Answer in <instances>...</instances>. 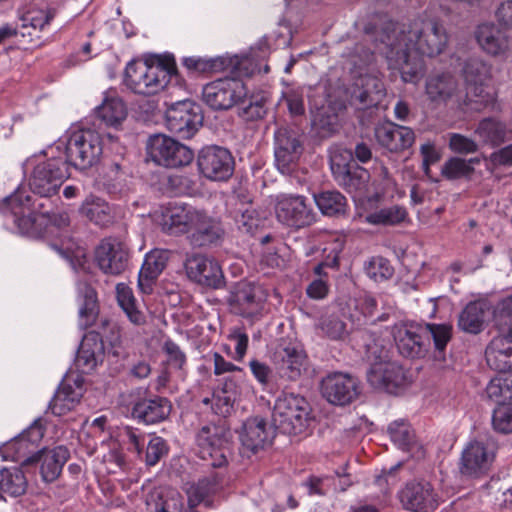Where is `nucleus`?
I'll return each instance as SVG.
<instances>
[{"mask_svg":"<svg viewBox=\"0 0 512 512\" xmlns=\"http://www.w3.org/2000/svg\"><path fill=\"white\" fill-rule=\"evenodd\" d=\"M447 43V32L438 21L418 17L407 28L383 33L375 49L385 55L390 68L400 71L405 82H415L422 70L419 56H438Z\"/></svg>","mask_w":512,"mask_h":512,"instance_id":"1","label":"nucleus"},{"mask_svg":"<svg viewBox=\"0 0 512 512\" xmlns=\"http://www.w3.org/2000/svg\"><path fill=\"white\" fill-rule=\"evenodd\" d=\"M29 194L18 188L0 202V213L11 218L17 232L34 237L37 235L36 215L46 218L53 210H57L60 197Z\"/></svg>","mask_w":512,"mask_h":512,"instance_id":"2","label":"nucleus"},{"mask_svg":"<svg viewBox=\"0 0 512 512\" xmlns=\"http://www.w3.org/2000/svg\"><path fill=\"white\" fill-rule=\"evenodd\" d=\"M177 77L173 56L160 58L156 64L131 60L127 63L123 83L133 93L151 96L165 89Z\"/></svg>","mask_w":512,"mask_h":512,"instance_id":"3","label":"nucleus"},{"mask_svg":"<svg viewBox=\"0 0 512 512\" xmlns=\"http://www.w3.org/2000/svg\"><path fill=\"white\" fill-rule=\"evenodd\" d=\"M199 457L213 468L227 466L232 455V434L224 423H207L195 435Z\"/></svg>","mask_w":512,"mask_h":512,"instance_id":"4","label":"nucleus"},{"mask_svg":"<svg viewBox=\"0 0 512 512\" xmlns=\"http://www.w3.org/2000/svg\"><path fill=\"white\" fill-rule=\"evenodd\" d=\"M310 405L307 400L293 393L277 398L272 412L275 429L284 434H301L308 426Z\"/></svg>","mask_w":512,"mask_h":512,"instance_id":"5","label":"nucleus"},{"mask_svg":"<svg viewBox=\"0 0 512 512\" xmlns=\"http://www.w3.org/2000/svg\"><path fill=\"white\" fill-rule=\"evenodd\" d=\"M102 141L100 135L90 129L71 131L65 141L67 166L79 170H86L98 163L102 155Z\"/></svg>","mask_w":512,"mask_h":512,"instance_id":"6","label":"nucleus"},{"mask_svg":"<svg viewBox=\"0 0 512 512\" xmlns=\"http://www.w3.org/2000/svg\"><path fill=\"white\" fill-rule=\"evenodd\" d=\"M273 364L278 375L288 381H297L309 366L307 353L296 338H281L273 352Z\"/></svg>","mask_w":512,"mask_h":512,"instance_id":"7","label":"nucleus"},{"mask_svg":"<svg viewBox=\"0 0 512 512\" xmlns=\"http://www.w3.org/2000/svg\"><path fill=\"white\" fill-rule=\"evenodd\" d=\"M68 177L67 162L61 157H50L34 166L29 178V187L33 194L55 196Z\"/></svg>","mask_w":512,"mask_h":512,"instance_id":"8","label":"nucleus"},{"mask_svg":"<svg viewBox=\"0 0 512 512\" xmlns=\"http://www.w3.org/2000/svg\"><path fill=\"white\" fill-rule=\"evenodd\" d=\"M303 151V134L297 129L281 126L275 130V165L282 174L289 175L296 169Z\"/></svg>","mask_w":512,"mask_h":512,"instance_id":"9","label":"nucleus"},{"mask_svg":"<svg viewBox=\"0 0 512 512\" xmlns=\"http://www.w3.org/2000/svg\"><path fill=\"white\" fill-rule=\"evenodd\" d=\"M196 163L199 173L215 182L229 180L235 170V160L230 150L218 145H208L200 149Z\"/></svg>","mask_w":512,"mask_h":512,"instance_id":"10","label":"nucleus"},{"mask_svg":"<svg viewBox=\"0 0 512 512\" xmlns=\"http://www.w3.org/2000/svg\"><path fill=\"white\" fill-rule=\"evenodd\" d=\"M201 107L191 100L173 103L166 111L168 130L180 139L192 138L203 124Z\"/></svg>","mask_w":512,"mask_h":512,"instance_id":"11","label":"nucleus"},{"mask_svg":"<svg viewBox=\"0 0 512 512\" xmlns=\"http://www.w3.org/2000/svg\"><path fill=\"white\" fill-rule=\"evenodd\" d=\"M147 149L155 163L168 168L186 166L194 159V152L188 146L163 134L151 136Z\"/></svg>","mask_w":512,"mask_h":512,"instance_id":"12","label":"nucleus"},{"mask_svg":"<svg viewBox=\"0 0 512 512\" xmlns=\"http://www.w3.org/2000/svg\"><path fill=\"white\" fill-rule=\"evenodd\" d=\"M463 75L468 86L463 105L469 106L472 102L470 95L476 99L474 102L482 106L493 104L495 96L486 85L492 78V66L479 58L468 59L463 67Z\"/></svg>","mask_w":512,"mask_h":512,"instance_id":"13","label":"nucleus"},{"mask_svg":"<svg viewBox=\"0 0 512 512\" xmlns=\"http://www.w3.org/2000/svg\"><path fill=\"white\" fill-rule=\"evenodd\" d=\"M495 449V444L488 439L469 441L461 453L460 473L470 478L487 475L495 458Z\"/></svg>","mask_w":512,"mask_h":512,"instance_id":"14","label":"nucleus"},{"mask_svg":"<svg viewBox=\"0 0 512 512\" xmlns=\"http://www.w3.org/2000/svg\"><path fill=\"white\" fill-rule=\"evenodd\" d=\"M246 96L242 81L235 78H220L202 88V100L213 110H228Z\"/></svg>","mask_w":512,"mask_h":512,"instance_id":"15","label":"nucleus"},{"mask_svg":"<svg viewBox=\"0 0 512 512\" xmlns=\"http://www.w3.org/2000/svg\"><path fill=\"white\" fill-rule=\"evenodd\" d=\"M56 15L57 9L54 7L26 10L19 18L20 25H14L18 28V38H21L18 42L31 47L42 45V33L49 32L50 24Z\"/></svg>","mask_w":512,"mask_h":512,"instance_id":"16","label":"nucleus"},{"mask_svg":"<svg viewBox=\"0 0 512 512\" xmlns=\"http://www.w3.org/2000/svg\"><path fill=\"white\" fill-rule=\"evenodd\" d=\"M460 94L459 82L450 72L430 73L425 79L424 95L434 108L445 106L449 102L461 105Z\"/></svg>","mask_w":512,"mask_h":512,"instance_id":"17","label":"nucleus"},{"mask_svg":"<svg viewBox=\"0 0 512 512\" xmlns=\"http://www.w3.org/2000/svg\"><path fill=\"white\" fill-rule=\"evenodd\" d=\"M302 195L281 194L277 198L275 212L277 219L290 227L303 228L315 221L313 209Z\"/></svg>","mask_w":512,"mask_h":512,"instance_id":"18","label":"nucleus"},{"mask_svg":"<svg viewBox=\"0 0 512 512\" xmlns=\"http://www.w3.org/2000/svg\"><path fill=\"white\" fill-rule=\"evenodd\" d=\"M331 171L335 181L354 198L361 199L369 191L370 173L354 162L341 163L337 156L331 159Z\"/></svg>","mask_w":512,"mask_h":512,"instance_id":"19","label":"nucleus"},{"mask_svg":"<svg viewBox=\"0 0 512 512\" xmlns=\"http://www.w3.org/2000/svg\"><path fill=\"white\" fill-rule=\"evenodd\" d=\"M95 260L105 274L120 275L128 267V247L116 237L104 238L96 247Z\"/></svg>","mask_w":512,"mask_h":512,"instance_id":"20","label":"nucleus"},{"mask_svg":"<svg viewBox=\"0 0 512 512\" xmlns=\"http://www.w3.org/2000/svg\"><path fill=\"white\" fill-rule=\"evenodd\" d=\"M367 381L378 390L396 393L406 385L407 376L404 368L396 361L379 359L370 365L367 371Z\"/></svg>","mask_w":512,"mask_h":512,"instance_id":"21","label":"nucleus"},{"mask_svg":"<svg viewBox=\"0 0 512 512\" xmlns=\"http://www.w3.org/2000/svg\"><path fill=\"white\" fill-rule=\"evenodd\" d=\"M274 436V429L268 425L264 418L258 416L248 418L243 423L242 432L240 433L241 454L250 458L271 445Z\"/></svg>","mask_w":512,"mask_h":512,"instance_id":"22","label":"nucleus"},{"mask_svg":"<svg viewBox=\"0 0 512 512\" xmlns=\"http://www.w3.org/2000/svg\"><path fill=\"white\" fill-rule=\"evenodd\" d=\"M70 458V452L63 445L52 449L43 448L24 458L21 461L23 467L40 464V474L44 482L55 481L61 474L63 466Z\"/></svg>","mask_w":512,"mask_h":512,"instance_id":"23","label":"nucleus"},{"mask_svg":"<svg viewBox=\"0 0 512 512\" xmlns=\"http://www.w3.org/2000/svg\"><path fill=\"white\" fill-rule=\"evenodd\" d=\"M321 392L331 404L345 406L358 397L359 383L349 374L335 372L322 380Z\"/></svg>","mask_w":512,"mask_h":512,"instance_id":"24","label":"nucleus"},{"mask_svg":"<svg viewBox=\"0 0 512 512\" xmlns=\"http://www.w3.org/2000/svg\"><path fill=\"white\" fill-rule=\"evenodd\" d=\"M185 270L188 278L199 285L219 289L225 284L219 263L205 255L189 257L185 262Z\"/></svg>","mask_w":512,"mask_h":512,"instance_id":"25","label":"nucleus"},{"mask_svg":"<svg viewBox=\"0 0 512 512\" xmlns=\"http://www.w3.org/2000/svg\"><path fill=\"white\" fill-rule=\"evenodd\" d=\"M265 299L266 295L261 286L241 282L232 292L229 304L235 313L245 318H252L263 309Z\"/></svg>","mask_w":512,"mask_h":512,"instance_id":"26","label":"nucleus"},{"mask_svg":"<svg viewBox=\"0 0 512 512\" xmlns=\"http://www.w3.org/2000/svg\"><path fill=\"white\" fill-rule=\"evenodd\" d=\"M400 501L412 512H433L438 506L434 489L427 481L407 483L400 492Z\"/></svg>","mask_w":512,"mask_h":512,"instance_id":"27","label":"nucleus"},{"mask_svg":"<svg viewBox=\"0 0 512 512\" xmlns=\"http://www.w3.org/2000/svg\"><path fill=\"white\" fill-rule=\"evenodd\" d=\"M476 39L483 51L492 57L505 60L511 55L510 37L493 23L479 25Z\"/></svg>","mask_w":512,"mask_h":512,"instance_id":"28","label":"nucleus"},{"mask_svg":"<svg viewBox=\"0 0 512 512\" xmlns=\"http://www.w3.org/2000/svg\"><path fill=\"white\" fill-rule=\"evenodd\" d=\"M374 133L378 144L390 152L408 149L415 141L411 128L390 121L377 124Z\"/></svg>","mask_w":512,"mask_h":512,"instance_id":"29","label":"nucleus"},{"mask_svg":"<svg viewBox=\"0 0 512 512\" xmlns=\"http://www.w3.org/2000/svg\"><path fill=\"white\" fill-rule=\"evenodd\" d=\"M421 324L402 326L395 330L394 340L398 352L406 358H422L429 350V342L424 340Z\"/></svg>","mask_w":512,"mask_h":512,"instance_id":"30","label":"nucleus"},{"mask_svg":"<svg viewBox=\"0 0 512 512\" xmlns=\"http://www.w3.org/2000/svg\"><path fill=\"white\" fill-rule=\"evenodd\" d=\"M171 402L161 396L140 399L134 403L131 415L134 419L145 424H155L164 421L171 412Z\"/></svg>","mask_w":512,"mask_h":512,"instance_id":"31","label":"nucleus"},{"mask_svg":"<svg viewBox=\"0 0 512 512\" xmlns=\"http://www.w3.org/2000/svg\"><path fill=\"white\" fill-rule=\"evenodd\" d=\"M83 396V380L77 378L74 385L61 382L48 404V411L55 416H63L74 409Z\"/></svg>","mask_w":512,"mask_h":512,"instance_id":"32","label":"nucleus"},{"mask_svg":"<svg viewBox=\"0 0 512 512\" xmlns=\"http://www.w3.org/2000/svg\"><path fill=\"white\" fill-rule=\"evenodd\" d=\"M485 358L491 369L499 373L511 371L512 338L498 332L486 347Z\"/></svg>","mask_w":512,"mask_h":512,"instance_id":"33","label":"nucleus"},{"mask_svg":"<svg viewBox=\"0 0 512 512\" xmlns=\"http://www.w3.org/2000/svg\"><path fill=\"white\" fill-rule=\"evenodd\" d=\"M171 252L164 249H154L146 254L139 271L138 286L144 293L152 291V285L165 269Z\"/></svg>","mask_w":512,"mask_h":512,"instance_id":"34","label":"nucleus"},{"mask_svg":"<svg viewBox=\"0 0 512 512\" xmlns=\"http://www.w3.org/2000/svg\"><path fill=\"white\" fill-rule=\"evenodd\" d=\"M223 233L218 221L200 211L191 229L189 240L194 247H205L215 244Z\"/></svg>","mask_w":512,"mask_h":512,"instance_id":"35","label":"nucleus"},{"mask_svg":"<svg viewBox=\"0 0 512 512\" xmlns=\"http://www.w3.org/2000/svg\"><path fill=\"white\" fill-rule=\"evenodd\" d=\"M199 212L189 205L172 206L163 215V230L169 234L190 233Z\"/></svg>","mask_w":512,"mask_h":512,"instance_id":"36","label":"nucleus"},{"mask_svg":"<svg viewBox=\"0 0 512 512\" xmlns=\"http://www.w3.org/2000/svg\"><path fill=\"white\" fill-rule=\"evenodd\" d=\"M383 85L376 78L361 79V86L356 84L350 95V104L357 110L376 107L383 97Z\"/></svg>","mask_w":512,"mask_h":512,"instance_id":"37","label":"nucleus"},{"mask_svg":"<svg viewBox=\"0 0 512 512\" xmlns=\"http://www.w3.org/2000/svg\"><path fill=\"white\" fill-rule=\"evenodd\" d=\"M79 307V323L83 328L92 326L97 318L99 307L96 290L87 282L77 284Z\"/></svg>","mask_w":512,"mask_h":512,"instance_id":"38","label":"nucleus"},{"mask_svg":"<svg viewBox=\"0 0 512 512\" xmlns=\"http://www.w3.org/2000/svg\"><path fill=\"white\" fill-rule=\"evenodd\" d=\"M103 343L97 341V335L83 339L77 351L75 365L82 373H90L102 361Z\"/></svg>","mask_w":512,"mask_h":512,"instance_id":"39","label":"nucleus"},{"mask_svg":"<svg viewBox=\"0 0 512 512\" xmlns=\"http://www.w3.org/2000/svg\"><path fill=\"white\" fill-rule=\"evenodd\" d=\"M42 437L43 427L40 424V420H35L28 429L3 446V449L10 453L3 455V458L8 459L10 457L13 460H20L29 445L38 443Z\"/></svg>","mask_w":512,"mask_h":512,"instance_id":"40","label":"nucleus"},{"mask_svg":"<svg viewBox=\"0 0 512 512\" xmlns=\"http://www.w3.org/2000/svg\"><path fill=\"white\" fill-rule=\"evenodd\" d=\"M475 133L484 144L492 147L500 146L512 139V131L507 129L505 123L493 117L482 119Z\"/></svg>","mask_w":512,"mask_h":512,"instance_id":"41","label":"nucleus"},{"mask_svg":"<svg viewBox=\"0 0 512 512\" xmlns=\"http://www.w3.org/2000/svg\"><path fill=\"white\" fill-rule=\"evenodd\" d=\"M82 215L100 227L113 223L114 215L111 206L102 198L89 196L80 207Z\"/></svg>","mask_w":512,"mask_h":512,"instance_id":"42","label":"nucleus"},{"mask_svg":"<svg viewBox=\"0 0 512 512\" xmlns=\"http://www.w3.org/2000/svg\"><path fill=\"white\" fill-rule=\"evenodd\" d=\"M314 202L325 216H342L348 209L346 197L337 190H322L313 194Z\"/></svg>","mask_w":512,"mask_h":512,"instance_id":"43","label":"nucleus"},{"mask_svg":"<svg viewBox=\"0 0 512 512\" xmlns=\"http://www.w3.org/2000/svg\"><path fill=\"white\" fill-rule=\"evenodd\" d=\"M485 310L479 301L469 302L458 316V327L469 334H478L484 328Z\"/></svg>","mask_w":512,"mask_h":512,"instance_id":"44","label":"nucleus"},{"mask_svg":"<svg viewBox=\"0 0 512 512\" xmlns=\"http://www.w3.org/2000/svg\"><path fill=\"white\" fill-rule=\"evenodd\" d=\"M183 66L189 72L216 73L232 67V60L228 57L217 56L213 58L190 56L182 59Z\"/></svg>","mask_w":512,"mask_h":512,"instance_id":"45","label":"nucleus"},{"mask_svg":"<svg viewBox=\"0 0 512 512\" xmlns=\"http://www.w3.org/2000/svg\"><path fill=\"white\" fill-rule=\"evenodd\" d=\"M116 295L120 307L130 322L138 326L145 324L146 316L136 307V300L132 289L125 283H118L116 285Z\"/></svg>","mask_w":512,"mask_h":512,"instance_id":"46","label":"nucleus"},{"mask_svg":"<svg viewBox=\"0 0 512 512\" xmlns=\"http://www.w3.org/2000/svg\"><path fill=\"white\" fill-rule=\"evenodd\" d=\"M486 394L492 402H512V370L491 379Z\"/></svg>","mask_w":512,"mask_h":512,"instance_id":"47","label":"nucleus"},{"mask_svg":"<svg viewBox=\"0 0 512 512\" xmlns=\"http://www.w3.org/2000/svg\"><path fill=\"white\" fill-rule=\"evenodd\" d=\"M452 329V325L447 323H425L421 324L420 331L424 335V340L429 343L433 340L435 350L442 353L452 338Z\"/></svg>","mask_w":512,"mask_h":512,"instance_id":"48","label":"nucleus"},{"mask_svg":"<svg viewBox=\"0 0 512 512\" xmlns=\"http://www.w3.org/2000/svg\"><path fill=\"white\" fill-rule=\"evenodd\" d=\"M96 115L106 125L117 126L125 120L127 110L122 100L113 98L96 107Z\"/></svg>","mask_w":512,"mask_h":512,"instance_id":"49","label":"nucleus"},{"mask_svg":"<svg viewBox=\"0 0 512 512\" xmlns=\"http://www.w3.org/2000/svg\"><path fill=\"white\" fill-rule=\"evenodd\" d=\"M407 210L399 205L381 208L366 216V222L372 225L395 226L405 221Z\"/></svg>","mask_w":512,"mask_h":512,"instance_id":"50","label":"nucleus"},{"mask_svg":"<svg viewBox=\"0 0 512 512\" xmlns=\"http://www.w3.org/2000/svg\"><path fill=\"white\" fill-rule=\"evenodd\" d=\"M387 432L392 442L403 451L409 450L410 446L414 443V431L409 422L404 419L391 422Z\"/></svg>","mask_w":512,"mask_h":512,"instance_id":"51","label":"nucleus"},{"mask_svg":"<svg viewBox=\"0 0 512 512\" xmlns=\"http://www.w3.org/2000/svg\"><path fill=\"white\" fill-rule=\"evenodd\" d=\"M313 127L321 137H331L340 129L338 115L330 108H322L313 118Z\"/></svg>","mask_w":512,"mask_h":512,"instance_id":"52","label":"nucleus"},{"mask_svg":"<svg viewBox=\"0 0 512 512\" xmlns=\"http://www.w3.org/2000/svg\"><path fill=\"white\" fill-rule=\"evenodd\" d=\"M494 322L499 333L512 338V295L503 298L497 304Z\"/></svg>","mask_w":512,"mask_h":512,"instance_id":"53","label":"nucleus"},{"mask_svg":"<svg viewBox=\"0 0 512 512\" xmlns=\"http://www.w3.org/2000/svg\"><path fill=\"white\" fill-rule=\"evenodd\" d=\"M364 271L366 275L375 282H381L390 279L394 274V269L389 260L384 257H372L365 262Z\"/></svg>","mask_w":512,"mask_h":512,"instance_id":"54","label":"nucleus"},{"mask_svg":"<svg viewBox=\"0 0 512 512\" xmlns=\"http://www.w3.org/2000/svg\"><path fill=\"white\" fill-rule=\"evenodd\" d=\"M278 103H285L292 117H299L305 114L304 91L300 87L287 88L282 92Z\"/></svg>","mask_w":512,"mask_h":512,"instance_id":"55","label":"nucleus"},{"mask_svg":"<svg viewBox=\"0 0 512 512\" xmlns=\"http://www.w3.org/2000/svg\"><path fill=\"white\" fill-rule=\"evenodd\" d=\"M234 389V381L227 378L224 383L223 391L213 398L212 409L215 414L226 417L231 413L234 403V398L231 393L234 392Z\"/></svg>","mask_w":512,"mask_h":512,"instance_id":"56","label":"nucleus"},{"mask_svg":"<svg viewBox=\"0 0 512 512\" xmlns=\"http://www.w3.org/2000/svg\"><path fill=\"white\" fill-rule=\"evenodd\" d=\"M318 327L331 340H343L348 334L346 323L337 315L322 317Z\"/></svg>","mask_w":512,"mask_h":512,"instance_id":"57","label":"nucleus"},{"mask_svg":"<svg viewBox=\"0 0 512 512\" xmlns=\"http://www.w3.org/2000/svg\"><path fill=\"white\" fill-rule=\"evenodd\" d=\"M474 172V168L459 157L449 158L441 168L442 176L447 180H456L462 177H468Z\"/></svg>","mask_w":512,"mask_h":512,"instance_id":"58","label":"nucleus"},{"mask_svg":"<svg viewBox=\"0 0 512 512\" xmlns=\"http://www.w3.org/2000/svg\"><path fill=\"white\" fill-rule=\"evenodd\" d=\"M497 407L493 411L492 425L498 432L507 434L512 432V402H495Z\"/></svg>","mask_w":512,"mask_h":512,"instance_id":"59","label":"nucleus"},{"mask_svg":"<svg viewBox=\"0 0 512 512\" xmlns=\"http://www.w3.org/2000/svg\"><path fill=\"white\" fill-rule=\"evenodd\" d=\"M267 99L264 96L256 95L249 99L247 105L240 109L239 115L245 121H257L263 119L267 114Z\"/></svg>","mask_w":512,"mask_h":512,"instance_id":"60","label":"nucleus"},{"mask_svg":"<svg viewBox=\"0 0 512 512\" xmlns=\"http://www.w3.org/2000/svg\"><path fill=\"white\" fill-rule=\"evenodd\" d=\"M215 484L208 478L200 479L187 489V504L189 507H197L214 491Z\"/></svg>","mask_w":512,"mask_h":512,"instance_id":"61","label":"nucleus"},{"mask_svg":"<svg viewBox=\"0 0 512 512\" xmlns=\"http://www.w3.org/2000/svg\"><path fill=\"white\" fill-rule=\"evenodd\" d=\"M167 442L160 436H151L146 447L144 461L148 466H155L168 454Z\"/></svg>","mask_w":512,"mask_h":512,"instance_id":"62","label":"nucleus"},{"mask_svg":"<svg viewBox=\"0 0 512 512\" xmlns=\"http://www.w3.org/2000/svg\"><path fill=\"white\" fill-rule=\"evenodd\" d=\"M119 436L129 451L141 455L146 440V435L143 432L132 426H125L121 429Z\"/></svg>","mask_w":512,"mask_h":512,"instance_id":"63","label":"nucleus"},{"mask_svg":"<svg viewBox=\"0 0 512 512\" xmlns=\"http://www.w3.org/2000/svg\"><path fill=\"white\" fill-rule=\"evenodd\" d=\"M163 350L167 354V361L171 367L178 370L184 368L187 358L178 344L172 340H167L164 343Z\"/></svg>","mask_w":512,"mask_h":512,"instance_id":"64","label":"nucleus"}]
</instances>
